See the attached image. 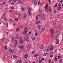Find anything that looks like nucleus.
Here are the masks:
<instances>
[{"label":"nucleus","instance_id":"obj_37","mask_svg":"<svg viewBox=\"0 0 63 63\" xmlns=\"http://www.w3.org/2000/svg\"><path fill=\"white\" fill-rule=\"evenodd\" d=\"M50 50H52L53 49V47H50Z\"/></svg>","mask_w":63,"mask_h":63},{"label":"nucleus","instance_id":"obj_46","mask_svg":"<svg viewBox=\"0 0 63 63\" xmlns=\"http://www.w3.org/2000/svg\"><path fill=\"white\" fill-rule=\"evenodd\" d=\"M5 16V14H3L2 16V17H4Z\"/></svg>","mask_w":63,"mask_h":63},{"label":"nucleus","instance_id":"obj_26","mask_svg":"<svg viewBox=\"0 0 63 63\" xmlns=\"http://www.w3.org/2000/svg\"><path fill=\"white\" fill-rule=\"evenodd\" d=\"M26 41H27V42H29V38H28L27 39H26Z\"/></svg>","mask_w":63,"mask_h":63},{"label":"nucleus","instance_id":"obj_30","mask_svg":"<svg viewBox=\"0 0 63 63\" xmlns=\"http://www.w3.org/2000/svg\"><path fill=\"white\" fill-rule=\"evenodd\" d=\"M61 9V7L60 6L59 7L58 9H57L58 11H59Z\"/></svg>","mask_w":63,"mask_h":63},{"label":"nucleus","instance_id":"obj_63","mask_svg":"<svg viewBox=\"0 0 63 63\" xmlns=\"http://www.w3.org/2000/svg\"><path fill=\"white\" fill-rule=\"evenodd\" d=\"M60 57H61L60 56H58V58L59 59V58H60Z\"/></svg>","mask_w":63,"mask_h":63},{"label":"nucleus","instance_id":"obj_13","mask_svg":"<svg viewBox=\"0 0 63 63\" xmlns=\"http://www.w3.org/2000/svg\"><path fill=\"white\" fill-rule=\"evenodd\" d=\"M3 8V5H2L1 4L0 5V9H2Z\"/></svg>","mask_w":63,"mask_h":63},{"label":"nucleus","instance_id":"obj_49","mask_svg":"<svg viewBox=\"0 0 63 63\" xmlns=\"http://www.w3.org/2000/svg\"><path fill=\"white\" fill-rule=\"evenodd\" d=\"M63 2V0H61L60 1V3H62V2Z\"/></svg>","mask_w":63,"mask_h":63},{"label":"nucleus","instance_id":"obj_62","mask_svg":"<svg viewBox=\"0 0 63 63\" xmlns=\"http://www.w3.org/2000/svg\"><path fill=\"white\" fill-rule=\"evenodd\" d=\"M19 48H21V46H18Z\"/></svg>","mask_w":63,"mask_h":63},{"label":"nucleus","instance_id":"obj_11","mask_svg":"<svg viewBox=\"0 0 63 63\" xmlns=\"http://www.w3.org/2000/svg\"><path fill=\"white\" fill-rule=\"evenodd\" d=\"M47 7H48V4H46L45 6L46 10H47Z\"/></svg>","mask_w":63,"mask_h":63},{"label":"nucleus","instance_id":"obj_6","mask_svg":"<svg viewBox=\"0 0 63 63\" xmlns=\"http://www.w3.org/2000/svg\"><path fill=\"white\" fill-rule=\"evenodd\" d=\"M24 58L25 59H27L28 58V55L27 54H26L24 56Z\"/></svg>","mask_w":63,"mask_h":63},{"label":"nucleus","instance_id":"obj_14","mask_svg":"<svg viewBox=\"0 0 63 63\" xmlns=\"http://www.w3.org/2000/svg\"><path fill=\"white\" fill-rule=\"evenodd\" d=\"M22 37H20L19 38V42H20V41H22Z\"/></svg>","mask_w":63,"mask_h":63},{"label":"nucleus","instance_id":"obj_31","mask_svg":"<svg viewBox=\"0 0 63 63\" xmlns=\"http://www.w3.org/2000/svg\"><path fill=\"white\" fill-rule=\"evenodd\" d=\"M3 60V61H5V60H6V59L5 58V56L4 57Z\"/></svg>","mask_w":63,"mask_h":63},{"label":"nucleus","instance_id":"obj_50","mask_svg":"<svg viewBox=\"0 0 63 63\" xmlns=\"http://www.w3.org/2000/svg\"><path fill=\"white\" fill-rule=\"evenodd\" d=\"M4 49L5 50H6L7 49V47L6 46L4 47Z\"/></svg>","mask_w":63,"mask_h":63},{"label":"nucleus","instance_id":"obj_23","mask_svg":"<svg viewBox=\"0 0 63 63\" xmlns=\"http://www.w3.org/2000/svg\"><path fill=\"white\" fill-rule=\"evenodd\" d=\"M23 42H24V41H23V40L21 41L20 42L21 44H22L23 43Z\"/></svg>","mask_w":63,"mask_h":63},{"label":"nucleus","instance_id":"obj_53","mask_svg":"<svg viewBox=\"0 0 63 63\" xmlns=\"http://www.w3.org/2000/svg\"><path fill=\"white\" fill-rule=\"evenodd\" d=\"M18 38V36H16V39H17Z\"/></svg>","mask_w":63,"mask_h":63},{"label":"nucleus","instance_id":"obj_4","mask_svg":"<svg viewBox=\"0 0 63 63\" xmlns=\"http://www.w3.org/2000/svg\"><path fill=\"white\" fill-rule=\"evenodd\" d=\"M59 40L58 39H57L56 41V44H57V45L59 44Z\"/></svg>","mask_w":63,"mask_h":63},{"label":"nucleus","instance_id":"obj_58","mask_svg":"<svg viewBox=\"0 0 63 63\" xmlns=\"http://www.w3.org/2000/svg\"><path fill=\"white\" fill-rule=\"evenodd\" d=\"M38 16H37L36 17V19H38Z\"/></svg>","mask_w":63,"mask_h":63},{"label":"nucleus","instance_id":"obj_52","mask_svg":"<svg viewBox=\"0 0 63 63\" xmlns=\"http://www.w3.org/2000/svg\"><path fill=\"white\" fill-rule=\"evenodd\" d=\"M21 48H22V49L23 48V46H21Z\"/></svg>","mask_w":63,"mask_h":63},{"label":"nucleus","instance_id":"obj_39","mask_svg":"<svg viewBox=\"0 0 63 63\" xmlns=\"http://www.w3.org/2000/svg\"><path fill=\"white\" fill-rule=\"evenodd\" d=\"M5 4H6V2H3L2 4H2V5H5Z\"/></svg>","mask_w":63,"mask_h":63},{"label":"nucleus","instance_id":"obj_5","mask_svg":"<svg viewBox=\"0 0 63 63\" xmlns=\"http://www.w3.org/2000/svg\"><path fill=\"white\" fill-rule=\"evenodd\" d=\"M46 51H50V49L49 48H47L45 49Z\"/></svg>","mask_w":63,"mask_h":63},{"label":"nucleus","instance_id":"obj_16","mask_svg":"<svg viewBox=\"0 0 63 63\" xmlns=\"http://www.w3.org/2000/svg\"><path fill=\"white\" fill-rule=\"evenodd\" d=\"M14 37H15V36H13L12 38L11 41L12 42H13L14 41Z\"/></svg>","mask_w":63,"mask_h":63},{"label":"nucleus","instance_id":"obj_12","mask_svg":"<svg viewBox=\"0 0 63 63\" xmlns=\"http://www.w3.org/2000/svg\"><path fill=\"white\" fill-rule=\"evenodd\" d=\"M28 31V30H27L25 32H23V33L24 34H26L27 33V32Z\"/></svg>","mask_w":63,"mask_h":63},{"label":"nucleus","instance_id":"obj_29","mask_svg":"<svg viewBox=\"0 0 63 63\" xmlns=\"http://www.w3.org/2000/svg\"><path fill=\"white\" fill-rule=\"evenodd\" d=\"M50 56V57L51 58H52V57H53V54H51Z\"/></svg>","mask_w":63,"mask_h":63},{"label":"nucleus","instance_id":"obj_64","mask_svg":"<svg viewBox=\"0 0 63 63\" xmlns=\"http://www.w3.org/2000/svg\"><path fill=\"white\" fill-rule=\"evenodd\" d=\"M51 62V61L50 60H49V61L48 63H50Z\"/></svg>","mask_w":63,"mask_h":63},{"label":"nucleus","instance_id":"obj_15","mask_svg":"<svg viewBox=\"0 0 63 63\" xmlns=\"http://www.w3.org/2000/svg\"><path fill=\"white\" fill-rule=\"evenodd\" d=\"M31 47V45L30 44H29L28 45V49H30V47Z\"/></svg>","mask_w":63,"mask_h":63},{"label":"nucleus","instance_id":"obj_42","mask_svg":"<svg viewBox=\"0 0 63 63\" xmlns=\"http://www.w3.org/2000/svg\"><path fill=\"white\" fill-rule=\"evenodd\" d=\"M11 3H12V0H10L9 1V4H10Z\"/></svg>","mask_w":63,"mask_h":63},{"label":"nucleus","instance_id":"obj_36","mask_svg":"<svg viewBox=\"0 0 63 63\" xmlns=\"http://www.w3.org/2000/svg\"><path fill=\"white\" fill-rule=\"evenodd\" d=\"M14 15L15 16H17V13H14Z\"/></svg>","mask_w":63,"mask_h":63},{"label":"nucleus","instance_id":"obj_38","mask_svg":"<svg viewBox=\"0 0 63 63\" xmlns=\"http://www.w3.org/2000/svg\"><path fill=\"white\" fill-rule=\"evenodd\" d=\"M40 22L39 21H37V22L36 23V24H38V23H39Z\"/></svg>","mask_w":63,"mask_h":63},{"label":"nucleus","instance_id":"obj_22","mask_svg":"<svg viewBox=\"0 0 63 63\" xmlns=\"http://www.w3.org/2000/svg\"><path fill=\"white\" fill-rule=\"evenodd\" d=\"M36 39V38H35V37H34L32 39V40L33 41H34L35 40V39Z\"/></svg>","mask_w":63,"mask_h":63},{"label":"nucleus","instance_id":"obj_45","mask_svg":"<svg viewBox=\"0 0 63 63\" xmlns=\"http://www.w3.org/2000/svg\"><path fill=\"white\" fill-rule=\"evenodd\" d=\"M39 63H42V60H39Z\"/></svg>","mask_w":63,"mask_h":63},{"label":"nucleus","instance_id":"obj_19","mask_svg":"<svg viewBox=\"0 0 63 63\" xmlns=\"http://www.w3.org/2000/svg\"><path fill=\"white\" fill-rule=\"evenodd\" d=\"M38 54H35L34 55V57H37V56H38Z\"/></svg>","mask_w":63,"mask_h":63},{"label":"nucleus","instance_id":"obj_61","mask_svg":"<svg viewBox=\"0 0 63 63\" xmlns=\"http://www.w3.org/2000/svg\"><path fill=\"white\" fill-rule=\"evenodd\" d=\"M6 7H8V4H6L5 5Z\"/></svg>","mask_w":63,"mask_h":63},{"label":"nucleus","instance_id":"obj_3","mask_svg":"<svg viewBox=\"0 0 63 63\" xmlns=\"http://www.w3.org/2000/svg\"><path fill=\"white\" fill-rule=\"evenodd\" d=\"M33 3L35 5H36L37 4V1L35 0H33L32 1Z\"/></svg>","mask_w":63,"mask_h":63},{"label":"nucleus","instance_id":"obj_10","mask_svg":"<svg viewBox=\"0 0 63 63\" xmlns=\"http://www.w3.org/2000/svg\"><path fill=\"white\" fill-rule=\"evenodd\" d=\"M45 29L44 28H43L41 29V31L42 32H44V31H45Z\"/></svg>","mask_w":63,"mask_h":63},{"label":"nucleus","instance_id":"obj_1","mask_svg":"<svg viewBox=\"0 0 63 63\" xmlns=\"http://www.w3.org/2000/svg\"><path fill=\"white\" fill-rule=\"evenodd\" d=\"M28 10L29 11L28 12V13H29V16H31V9H30V7H29L28 9Z\"/></svg>","mask_w":63,"mask_h":63},{"label":"nucleus","instance_id":"obj_34","mask_svg":"<svg viewBox=\"0 0 63 63\" xmlns=\"http://www.w3.org/2000/svg\"><path fill=\"white\" fill-rule=\"evenodd\" d=\"M9 50L10 52H12V49L11 48H10L9 49Z\"/></svg>","mask_w":63,"mask_h":63},{"label":"nucleus","instance_id":"obj_2","mask_svg":"<svg viewBox=\"0 0 63 63\" xmlns=\"http://www.w3.org/2000/svg\"><path fill=\"white\" fill-rule=\"evenodd\" d=\"M23 17L24 19H26L27 17V14L25 13H24L23 15Z\"/></svg>","mask_w":63,"mask_h":63},{"label":"nucleus","instance_id":"obj_33","mask_svg":"<svg viewBox=\"0 0 63 63\" xmlns=\"http://www.w3.org/2000/svg\"><path fill=\"white\" fill-rule=\"evenodd\" d=\"M26 30H28V29H27V28L25 27L24 29V31H25Z\"/></svg>","mask_w":63,"mask_h":63},{"label":"nucleus","instance_id":"obj_9","mask_svg":"<svg viewBox=\"0 0 63 63\" xmlns=\"http://www.w3.org/2000/svg\"><path fill=\"white\" fill-rule=\"evenodd\" d=\"M44 47L43 46H41L39 47V48H40L41 49H43Z\"/></svg>","mask_w":63,"mask_h":63},{"label":"nucleus","instance_id":"obj_55","mask_svg":"<svg viewBox=\"0 0 63 63\" xmlns=\"http://www.w3.org/2000/svg\"><path fill=\"white\" fill-rule=\"evenodd\" d=\"M22 4V2L20 1V4Z\"/></svg>","mask_w":63,"mask_h":63},{"label":"nucleus","instance_id":"obj_28","mask_svg":"<svg viewBox=\"0 0 63 63\" xmlns=\"http://www.w3.org/2000/svg\"><path fill=\"white\" fill-rule=\"evenodd\" d=\"M50 31L51 32V33H53V30H52V29H50Z\"/></svg>","mask_w":63,"mask_h":63},{"label":"nucleus","instance_id":"obj_44","mask_svg":"<svg viewBox=\"0 0 63 63\" xmlns=\"http://www.w3.org/2000/svg\"><path fill=\"white\" fill-rule=\"evenodd\" d=\"M15 20L16 21H18V19L16 18H15Z\"/></svg>","mask_w":63,"mask_h":63},{"label":"nucleus","instance_id":"obj_51","mask_svg":"<svg viewBox=\"0 0 63 63\" xmlns=\"http://www.w3.org/2000/svg\"><path fill=\"white\" fill-rule=\"evenodd\" d=\"M21 10L22 11H23L24 10V8H21Z\"/></svg>","mask_w":63,"mask_h":63},{"label":"nucleus","instance_id":"obj_56","mask_svg":"<svg viewBox=\"0 0 63 63\" xmlns=\"http://www.w3.org/2000/svg\"><path fill=\"white\" fill-rule=\"evenodd\" d=\"M22 62H21V60H19V63H21Z\"/></svg>","mask_w":63,"mask_h":63},{"label":"nucleus","instance_id":"obj_17","mask_svg":"<svg viewBox=\"0 0 63 63\" xmlns=\"http://www.w3.org/2000/svg\"><path fill=\"white\" fill-rule=\"evenodd\" d=\"M42 9H40L39 10V13L40 14H41L42 13Z\"/></svg>","mask_w":63,"mask_h":63},{"label":"nucleus","instance_id":"obj_20","mask_svg":"<svg viewBox=\"0 0 63 63\" xmlns=\"http://www.w3.org/2000/svg\"><path fill=\"white\" fill-rule=\"evenodd\" d=\"M15 2H12L11 3V5H15Z\"/></svg>","mask_w":63,"mask_h":63},{"label":"nucleus","instance_id":"obj_24","mask_svg":"<svg viewBox=\"0 0 63 63\" xmlns=\"http://www.w3.org/2000/svg\"><path fill=\"white\" fill-rule=\"evenodd\" d=\"M49 11L50 12H52V10H51V8H49Z\"/></svg>","mask_w":63,"mask_h":63},{"label":"nucleus","instance_id":"obj_59","mask_svg":"<svg viewBox=\"0 0 63 63\" xmlns=\"http://www.w3.org/2000/svg\"><path fill=\"white\" fill-rule=\"evenodd\" d=\"M55 60H54L55 61H56V60H57V58H55Z\"/></svg>","mask_w":63,"mask_h":63},{"label":"nucleus","instance_id":"obj_7","mask_svg":"<svg viewBox=\"0 0 63 63\" xmlns=\"http://www.w3.org/2000/svg\"><path fill=\"white\" fill-rule=\"evenodd\" d=\"M45 18V16L44 15H43L42 16H41V18L42 19H43L44 18Z\"/></svg>","mask_w":63,"mask_h":63},{"label":"nucleus","instance_id":"obj_32","mask_svg":"<svg viewBox=\"0 0 63 63\" xmlns=\"http://www.w3.org/2000/svg\"><path fill=\"white\" fill-rule=\"evenodd\" d=\"M59 63H61L62 62V60L61 59H60L59 60Z\"/></svg>","mask_w":63,"mask_h":63},{"label":"nucleus","instance_id":"obj_21","mask_svg":"<svg viewBox=\"0 0 63 63\" xmlns=\"http://www.w3.org/2000/svg\"><path fill=\"white\" fill-rule=\"evenodd\" d=\"M28 38H29V37H28V36H26L25 37L24 39L25 40H26L27 39H28Z\"/></svg>","mask_w":63,"mask_h":63},{"label":"nucleus","instance_id":"obj_41","mask_svg":"<svg viewBox=\"0 0 63 63\" xmlns=\"http://www.w3.org/2000/svg\"><path fill=\"white\" fill-rule=\"evenodd\" d=\"M35 36H36V37H37V36H38V33H37V32L35 33Z\"/></svg>","mask_w":63,"mask_h":63},{"label":"nucleus","instance_id":"obj_54","mask_svg":"<svg viewBox=\"0 0 63 63\" xmlns=\"http://www.w3.org/2000/svg\"><path fill=\"white\" fill-rule=\"evenodd\" d=\"M54 13H56V10H54Z\"/></svg>","mask_w":63,"mask_h":63},{"label":"nucleus","instance_id":"obj_35","mask_svg":"<svg viewBox=\"0 0 63 63\" xmlns=\"http://www.w3.org/2000/svg\"><path fill=\"white\" fill-rule=\"evenodd\" d=\"M38 28V29H40L41 28V26L40 25H38L37 26Z\"/></svg>","mask_w":63,"mask_h":63},{"label":"nucleus","instance_id":"obj_40","mask_svg":"<svg viewBox=\"0 0 63 63\" xmlns=\"http://www.w3.org/2000/svg\"><path fill=\"white\" fill-rule=\"evenodd\" d=\"M13 57L14 58H16V55H14Z\"/></svg>","mask_w":63,"mask_h":63},{"label":"nucleus","instance_id":"obj_48","mask_svg":"<svg viewBox=\"0 0 63 63\" xmlns=\"http://www.w3.org/2000/svg\"><path fill=\"white\" fill-rule=\"evenodd\" d=\"M19 28H18L17 29H16V31L17 32V31H18V30H19Z\"/></svg>","mask_w":63,"mask_h":63},{"label":"nucleus","instance_id":"obj_8","mask_svg":"<svg viewBox=\"0 0 63 63\" xmlns=\"http://www.w3.org/2000/svg\"><path fill=\"white\" fill-rule=\"evenodd\" d=\"M52 47V45L51 44H50L49 45L48 47L50 48V47Z\"/></svg>","mask_w":63,"mask_h":63},{"label":"nucleus","instance_id":"obj_25","mask_svg":"<svg viewBox=\"0 0 63 63\" xmlns=\"http://www.w3.org/2000/svg\"><path fill=\"white\" fill-rule=\"evenodd\" d=\"M4 40H5V38H2L1 40V41L2 42H3L4 41Z\"/></svg>","mask_w":63,"mask_h":63},{"label":"nucleus","instance_id":"obj_47","mask_svg":"<svg viewBox=\"0 0 63 63\" xmlns=\"http://www.w3.org/2000/svg\"><path fill=\"white\" fill-rule=\"evenodd\" d=\"M57 3H56L55 5V6L56 7H57Z\"/></svg>","mask_w":63,"mask_h":63},{"label":"nucleus","instance_id":"obj_60","mask_svg":"<svg viewBox=\"0 0 63 63\" xmlns=\"http://www.w3.org/2000/svg\"><path fill=\"white\" fill-rule=\"evenodd\" d=\"M42 60H44V58H41Z\"/></svg>","mask_w":63,"mask_h":63},{"label":"nucleus","instance_id":"obj_43","mask_svg":"<svg viewBox=\"0 0 63 63\" xmlns=\"http://www.w3.org/2000/svg\"><path fill=\"white\" fill-rule=\"evenodd\" d=\"M35 53V51H32V54H34Z\"/></svg>","mask_w":63,"mask_h":63},{"label":"nucleus","instance_id":"obj_57","mask_svg":"<svg viewBox=\"0 0 63 63\" xmlns=\"http://www.w3.org/2000/svg\"><path fill=\"white\" fill-rule=\"evenodd\" d=\"M11 9H12V10H13V9H14V8L12 7H11Z\"/></svg>","mask_w":63,"mask_h":63},{"label":"nucleus","instance_id":"obj_27","mask_svg":"<svg viewBox=\"0 0 63 63\" xmlns=\"http://www.w3.org/2000/svg\"><path fill=\"white\" fill-rule=\"evenodd\" d=\"M47 53H45L43 55L44 56H46L47 55Z\"/></svg>","mask_w":63,"mask_h":63},{"label":"nucleus","instance_id":"obj_18","mask_svg":"<svg viewBox=\"0 0 63 63\" xmlns=\"http://www.w3.org/2000/svg\"><path fill=\"white\" fill-rule=\"evenodd\" d=\"M15 43L16 45H17V40H16L15 41Z\"/></svg>","mask_w":63,"mask_h":63}]
</instances>
